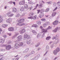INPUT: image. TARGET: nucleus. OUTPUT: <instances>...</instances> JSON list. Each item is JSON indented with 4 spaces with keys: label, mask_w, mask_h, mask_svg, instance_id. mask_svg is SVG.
Here are the masks:
<instances>
[{
    "label": "nucleus",
    "mask_w": 60,
    "mask_h": 60,
    "mask_svg": "<svg viewBox=\"0 0 60 60\" xmlns=\"http://www.w3.org/2000/svg\"><path fill=\"white\" fill-rule=\"evenodd\" d=\"M41 33H46V32H47V30L44 29H42L41 30Z\"/></svg>",
    "instance_id": "nucleus-9"
},
{
    "label": "nucleus",
    "mask_w": 60,
    "mask_h": 60,
    "mask_svg": "<svg viewBox=\"0 0 60 60\" xmlns=\"http://www.w3.org/2000/svg\"><path fill=\"white\" fill-rule=\"evenodd\" d=\"M51 28V27H50V26H49V27L46 29V30H49V29Z\"/></svg>",
    "instance_id": "nucleus-36"
},
{
    "label": "nucleus",
    "mask_w": 60,
    "mask_h": 60,
    "mask_svg": "<svg viewBox=\"0 0 60 60\" xmlns=\"http://www.w3.org/2000/svg\"><path fill=\"white\" fill-rule=\"evenodd\" d=\"M37 16L36 15H35L34 17H32V19H33L34 20L36 19L37 18Z\"/></svg>",
    "instance_id": "nucleus-19"
},
{
    "label": "nucleus",
    "mask_w": 60,
    "mask_h": 60,
    "mask_svg": "<svg viewBox=\"0 0 60 60\" xmlns=\"http://www.w3.org/2000/svg\"><path fill=\"white\" fill-rule=\"evenodd\" d=\"M42 5H43V4H41L39 5V6H40V7H42Z\"/></svg>",
    "instance_id": "nucleus-43"
},
{
    "label": "nucleus",
    "mask_w": 60,
    "mask_h": 60,
    "mask_svg": "<svg viewBox=\"0 0 60 60\" xmlns=\"http://www.w3.org/2000/svg\"><path fill=\"white\" fill-rule=\"evenodd\" d=\"M55 39V38H52V39H53V40H54V39Z\"/></svg>",
    "instance_id": "nucleus-57"
},
{
    "label": "nucleus",
    "mask_w": 60,
    "mask_h": 60,
    "mask_svg": "<svg viewBox=\"0 0 60 60\" xmlns=\"http://www.w3.org/2000/svg\"><path fill=\"white\" fill-rule=\"evenodd\" d=\"M38 44H40V43H38Z\"/></svg>",
    "instance_id": "nucleus-64"
},
{
    "label": "nucleus",
    "mask_w": 60,
    "mask_h": 60,
    "mask_svg": "<svg viewBox=\"0 0 60 60\" xmlns=\"http://www.w3.org/2000/svg\"><path fill=\"white\" fill-rule=\"evenodd\" d=\"M34 13L33 12H31L30 13L29 15V16H33L34 15Z\"/></svg>",
    "instance_id": "nucleus-21"
},
{
    "label": "nucleus",
    "mask_w": 60,
    "mask_h": 60,
    "mask_svg": "<svg viewBox=\"0 0 60 60\" xmlns=\"http://www.w3.org/2000/svg\"><path fill=\"white\" fill-rule=\"evenodd\" d=\"M4 41V39H0V42H1L2 43H3Z\"/></svg>",
    "instance_id": "nucleus-20"
},
{
    "label": "nucleus",
    "mask_w": 60,
    "mask_h": 60,
    "mask_svg": "<svg viewBox=\"0 0 60 60\" xmlns=\"http://www.w3.org/2000/svg\"><path fill=\"white\" fill-rule=\"evenodd\" d=\"M41 11H44V9H41Z\"/></svg>",
    "instance_id": "nucleus-52"
},
{
    "label": "nucleus",
    "mask_w": 60,
    "mask_h": 60,
    "mask_svg": "<svg viewBox=\"0 0 60 60\" xmlns=\"http://www.w3.org/2000/svg\"><path fill=\"white\" fill-rule=\"evenodd\" d=\"M49 8H47V9L45 10V12H47V11H49Z\"/></svg>",
    "instance_id": "nucleus-30"
},
{
    "label": "nucleus",
    "mask_w": 60,
    "mask_h": 60,
    "mask_svg": "<svg viewBox=\"0 0 60 60\" xmlns=\"http://www.w3.org/2000/svg\"><path fill=\"white\" fill-rule=\"evenodd\" d=\"M38 5H39V4H37L36 5V7H37Z\"/></svg>",
    "instance_id": "nucleus-55"
},
{
    "label": "nucleus",
    "mask_w": 60,
    "mask_h": 60,
    "mask_svg": "<svg viewBox=\"0 0 60 60\" xmlns=\"http://www.w3.org/2000/svg\"><path fill=\"white\" fill-rule=\"evenodd\" d=\"M19 59V58H17L15 59V60H18Z\"/></svg>",
    "instance_id": "nucleus-47"
},
{
    "label": "nucleus",
    "mask_w": 60,
    "mask_h": 60,
    "mask_svg": "<svg viewBox=\"0 0 60 60\" xmlns=\"http://www.w3.org/2000/svg\"><path fill=\"white\" fill-rule=\"evenodd\" d=\"M56 12H54L53 13L52 15V17H54L56 15Z\"/></svg>",
    "instance_id": "nucleus-17"
},
{
    "label": "nucleus",
    "mask_w": 60,
    "mask_h": 60,
    "mask_svg": "<svg viewBox=\"0 0 60 60\" xmlns=\"http://www.w3.org/2000/svg\"><path fill=\"white\" fill-rule=\"evenodd\" d=\"M6 45H2V47H6Z\"/></svg>",
    "instance_id": "nucleus-44"
},
{
    "label": "nucleus",
    "mask_w": 60,
    "mask_h": 60,
    "mask_svg": "<svg viewBox=\"0 0 60 60\" xmlns=\"http://www.w3.org/2000/svg\"><path fill=\"white\" fill-rule=\"evenodd\" d=\"M10 13H8L7 14V15H8V17H12L13 15V14H11L10 15Z\"/></svg>",
    "instance_id": "nucleus-24"
},
{
    "label": "nucleus",
    "mask_w": 60,
    "mask_h": 60,
    "mask_svg": "<svg viewBox=\"0 0 60 60\" xmlns=\"http://www.w3.org/2000/svg\"><path fill=\"white\" fill-rule=\"evenodd\" d=\"M57 9V7H56L53 10V11H56V10Z\"/></svg>",
    "instance_id": "nucleus-34"
},
{
    "label": "nucleus",
    "mask_w": 60,
    "mask_h": 60,
    "mask_svg": "<svg viewBox=\"0 0 60 60\" xmlns=\"http://www.w3.org/2000/svg\"><path fill=\"white\" fill-rule=\"evenodd\" d=\"M18 56V55H17L16 56H15L14 57H17Z\"/></svg>",
    "instance_id": "nucleus-54"
},
{
    "label": "nucleus",
    "mask_w": 60,
    "mask_h": 60,
    "mask_svg": "<svg viewBox=\"0 0 60 60\" xmlns=\"http://www.w3.org/2000/svg\"><path fill=\"white\" fill-rule=\"evenodd\" d=\"M40 49H41V48H39L37 49L38 50H39Z\"/></svg>",
    "instance_id": "nucleus-50"
},
{
    "label": "nucleus",
    "mask_w": 60,
    "mask_h": 60,
    "mask_svg": "<svg viewBox=\"0 0 60 60\" xmlns=\"http://www.w3.org/2000/svg\"><path fill=\"white\" fill-rule=\"evenodd\" d=\"M42 2L43 3H44V1H42Z\"/></svg>",
    "instance_id": "nucleus-58"
},
{
    "label": "nucleus",
    "mask_w": 60,
    "mask_h": 60,
    "mask_svg": "<svg viewBox=\"0 0 60 60\" xmlns=\"http://www.w3.org/2000/svg\"><path fill=\"white\" fill-rule=\"evenodd\" d=\"M23 45V43L22 42H21L20 43V45H19V46L20 47H22Z\"/></svg>",
    "instance_id": "nucleus-27"
},
{
    "label": "nucleus",
    "mask_w": 60,
    "mask_h": 60,
    "mask_svg": "<svg viewBox=\"0 0 60 60\" xmlns=\"http://www.w3.org/2000/svg\"><path fill=\"white\" fill-rule=\"evenodd\" d=\"M44 16V14L43 13H41L40 14L39 16V17L40 18H42Z\"/></svg>",
    "instance_id": "nucleus-13"
},
{
    "label": "nucleus",
    "mask_w": 60,
    "mask_h": 60,
    "mask_svg": "<svg viewBox=\"0 0 60 60\" xmlns=\"http://www.w3.org/2000/svg\"><path fill=\"white\" fill-rule=\"evenodd\" d=\"M27 43L28 44H29L31 43V41L30 40L27 41Z\"/></svg>",
    "instance_id": "nucleus-29"
},
{
    "label": "nucleus",
    "mask_w": 60,
    "mask_h": 60,
    "mask_svg": "<svg viewBox=\"0 0 60 60\" xmlns=\"http://www.w3.org/2000/svg\"><path fill=\"white\" fill-rule=\"evenodd\" d=\"M60 51V49L59 48L57 49L56 50H54L53 52V53L54 55H56L57 52Z\"/></svg>",
    "instance_id": "nucleus-2"
},
{
    "label": "nucleus",
    "mask_w": 60,
    "mask_h": 60,
    "mask_svg": "<svg viewBox=\"0 0 60 60\" xmlns=\"http://www.w3.org/2000/svg\"><path fill=\"white\" fill-rule=\"evenodd\" d=\"M0 31L1 32L2 31V30L1 28H0Z\"/></svg>",
    "instance_id": "nucleus-53"
},
{
    "label": "nucleus",
    "mask_w": 60,
    "mask_h": 60,
    "mask_svg": "<svg viewBox=\"0 0 60 60\" xmlns=\"http://www.w3.org/2000/svg\"><path fill=\"white\" fill-rule=\"evenodd\" d=\"M41 20L42 21H46V19H41Z\"/></svg>",
    "instance_id": "nucleus-35"
},
{
    "label": "nucleus",
    "mask_w": 60,
    "mask_h": 60,
    "mask_svg": "<svg viewBox=\"0 0 60 60\" xmlns=\"http://www.w3.org/2000/svg\"><path fill=\"white\" fill-rule=\"evenodd\" d=\"M50 38H51V37H50L49 36L47 37L46 38V40L48 41V40H49V39H50Z\"/></svg>",
    "instance_id": "nucleus-26"
},
{
    "label": "nucleus",
    "mask_w": 60,
    "mask_h": 60,
    "mask_svg": "<svg viewBox=\"0 0 60 60\" xmlns=\"http://www.w3.org/2000/svg\"><path fill=\"white\" fill-rule=\"evenodd\" d=\"M15 46L16 49H18L19 47V45L18 44L16 43L15 45Z\"/></svg>",
    "instance_id": "nucleus-12"
},
{
    "label": "nucleus",
    "mask_w": 60,
    "mask_h": 60,
    "mask_svg": "<svg viewBox=\"0 0 60 60\" xmlns=\"http://www.w3.org/2000/svg\"><path fill=\"white\" fill-rule=\"evenodd\" d=\"M8 30L9 31H14V28L12 27L9 28H8Z\"/></svg>",
    "instance_id": "nucleus-11"
},
{
    "label": "nucleus",
    "mask_w": 60,
    "mask_h": 60,
    "mask_svg": "<svg viewBox=\"0 0 60 60\" xmlns=\"http://www.w3.org/2000/svg\"><path fill=\"white\" fill-rule=\"evenodd\" d=\"M24 36V38H25V39H29L30 37L29 36H28V35L26 34H25Z\"/></svg>",
    "instance_id": "nucleus-8"
},
{
    "label": "nucleus",
    "mask_w": 60,
    "mask_h": 60,
    "mask_svg": "<svg viewBox=\"0 0 60 60\" xmlns=\"http://www.w3.org/2000/svg\"><path fill=\"white\" fill-rule=\"evenodd\" d=\"M37 11H38V13H39L40 11H41V10H37Z\"/></svg>",
    "instance_id": "nucleus-38"
},
{
    "label": "nucleus",
    "mask_w": 60,
    "mask_h": 60,
    "mask_svg": "<svg viewBox=\"0 0 60 60\" xmlns=\"http://www.w3.org/2000/svg\"><path fill=\"white\" fill-rule=\"evenodd\" d=\"M37 23L38 24H41V22L40 21H37Z\"/></svg>",
    "instance_id": "nucleus-32"
},
{
    "label": "nucleus",
    "mask_w": 60,
    "mask_h": 60,
    "mask_svg": "<svg viewBox=\"0 0 60 60\" xmlns=\"http://www.w3.org/2000/svg\"><path fill=\"white\" fill-rule=\"evenodd\" d=\"M24 7L26 9L27 8V7H28L27 5L26 4H24Z\"/></svg>",
    "instance_id": "nucleus-23"
},
{
    "label": "nucleus",
    "mask_w": 60,
    "mask_h": 60,
    "mask_svg": "<svg viewBox=\"0 0 60 60\" xmlns=\"http://www.w3.org/2000/svg\"><path fill=\"white\" fill-rule=\"evenodd\" d=\"M57 4L58 6H60V2L59 1L58 2Z\"/></svg>",
    "instance_id": "nucleus-31"
},
{
    "label": "nucleus",
    "mask_w": 60,
    "mask_h": 60,
    "mask_svg": "<svg viewBox=\"0 0 60 60\" xmlns=\"http://www.w3.org/2000/svg\"><path fill=\"white\" fill-rule=\"evenodd\" d=\"M56 3H53V5H54L55 6H56Z\"/></svg>",
    "instance_id": "nucleus-51"
},
{
    "label": "nucleus",
    "mask_w": 60,
    "mask_h": 60,
    "mask_svg": "<svg viewBox=\"0 0 60 60\" xmlns=\"http://www.w3.org/2000/svg\"><path fill=\"white\" fill-rule=\"evenodd\" d=\"M25 21V19H21L20 20L18 21V22H19V24H20L21 23H22L23 22Z\"/></svg>",
    "instance_id": "nucleus-6"
},
{
    "label": "nucleus",
    "mask_w": 60,
    "mask_h": 60,
    "mask_svg": "<svg viewBox=\"0 0 60 60\" xmlns=\"http://www.w3.org/2000/svg\"><path fill=\"white\" fill-rule=\"evenodd\" d=\"M12 60H15V59H14V58H13L12 59Z\"/></svg>",
    "instance_id": "nucleus-59"
},
{
    "label": "nucleus",
    "mask_w": 60,
    "mask_h": 60,
    "mask_svg": "<svg viewBox=\"0 0 60 60\" xmlns=\"http://www.w3.org/2000/svg\"><path fill=\"white\" fill-rule=\"evenodd\" d=\"M58 22H59L58 21H55L52 24L53 25H56L58 24Z\"/></svg>",
    "instance_id": "nucleus-7"
},
{
    "label": "nucleus",
    "mask_w": 60,
    "mask_h": 60,
    "mask_svg": "<svg viewBox=\"0 0 60 60\" xmlns=\"http://www.w3.org/2000/svg\"><path fill=\"white\" fill-rule=\"evenodd\" d=\"M7 23H11V19L9 18L8 20H7L6 21Z\"/></svg>",
    "instance_id": "nucleus-10"
},
{
    "label": "nucleus",
    "mask_w": 60,
    "mask_h": 60,
    "mask_svg": "<svg viewBox=\"0 0 60 60\" xmlns=\"http://www.w3.org/2000/svg\"><path fill=\"white\" fill-rule=\"evenodd\" d=\"M32 27H38V26L36 24H33L32 26Z\"/></svg>",
    "instance_id": "nucleus-22"
},
{
    "label": "nucleus",
    "mask_w": 60,
    "mask_h": 60,
    "mask_svg": "<svg viewBox=\"0 0 60 60\" xmlns=\"http://www.w3.org/2000/svg\"><path fill=\"white\" fill-rule=\"evenodd\" d=\"M1 18H2V17L0 15V23H1V22H3V21H4V20L3 19H0Z\"/></svg>",
    "instance_id": "nucleus-18"
},
{
    "label": "nucleus",
    "mask_w": 60,
    "mask_h": 60,
    "mask_svg": "<svg viewBox=\"0 0 60 60\" xmlns=\"http://www.w3.org/2000/svg\"><path fill=\"white\" fill-rule=\"evenodd\" d=\"M46 26H47V24H46V23L44 24L43 25V27H46Z\"/></svg>",
    "instance_id": "nucleus-33"
},
{
    "label": "nucleus",
    "mask_w": 60,
    "mask_h": 60,
    "mask_svg": "<svg viewBox=\"0 0 60 60\" xmlns=\"http://www.w3.org/2000/svg\"><path fill=\"white\" fill-rule=\"evenodd\" d=\"M51 3H52V2L51 1V2H49L48 4H51Z\"/></svg>",
    "instance_id": "nucleus-45"
},
{
    "label": "nucleus",
    "mask_w": 60,
    "mask_h": 60,
    "mask_svg": "<svg viewBox=\"0 0 60 60\" xmlns=\"http://www.w3.org/2000/svg\"><path fill=\"white\" fill-rule=\"evenodd\" d=\"M9 36H11V34H9Z\"/></svg>",
    "instance_id": "nucleus-60"
},
{
    "label": "nucleus",
    "mask_w": 60,
    "mask_h": 60,
    "mask_svg": "<svg viewBox=\"0 0 60 60\" xmlns=\"http://www.w3.org/2000/svg\"><path fill=\"white\" fill-rule=\"evenodd\" d=\"M3 37H4V38H5L6 37V36L5 35H4L3 36Z\"/></svg>",
    "instance_id": "nucleus-42"
},
{
    "label": "nucleus",
    "mask_w": 60,
    "mask_h": 60,
    "mask_svg": "<svg viewBox=\"0 0 60 60\" xmlns=\"http://www.w3.org/2000/svg\"><path fill=\"white\" fill-rule=\"evenodd\" d=\"M25 24L24 23H23L22 24H21L20 25V26H23V25H25Z\"/></svg>",
    "instance_id": "nucleus-37"
},
{
    "label": "nucleus",
    "mask_w": 60,
    "mask_h": 60,
    "mask_svg": "<svg viewBox=\"0 0 60 60\" xmlns=\"http://www.w3.org/2000/svg\"><path fill=\"white\" fill-rule=\"evenodd\" d=\"M23 10H24V9H23V8H21V9H20V10L21 11H23Z\"/></svg>",
    "instance_id": "nucleus-41"
},
{
    "label": "nucleus",
    "mask_w": 60,
    "mask_h": 60,
    "mask_svg": "<svg viewBox=\"0 0 60 60\" xmlns=\"http://www.w3.org/2000/svg\"><path fill=\"white\" fill-rule=\"evenodd\" d=\"M57 30H58V27L56 28L53 31V32L56 33V32Z\"/></svg>",
    "instance_id": "nucleus-14"
},
{
    "label": "nucleus",
    "mask_w": 60,
    "mask_h": 60,
    "mask_svg": "<svg viewBox=\"0 0 60 60\" xmlns=\"http://www.w3.org/2000/svg\"><path fill=\"white\" fill-rule=\"evenodd\" d=\"M22 39V36H19L17 38V40L15 42H19L20 41H21Z\"/></svg>",
    "instance_id": "nucleus-1"
},
{
    "label": "nucleus",
    "mask_w": 60,
    "mask_h": 60,
    "mask_svg": "<svg viewBox=\"0 0 60 60\" xmlns=\"http://www.w3.org/2000/svg\"><path fill=\"white\" fill-rule=\"evenodd\" d=\"M28 19H32V17H28Z\"/></svg>",
    "instance_id": "nucleus-39"
},
{
    "label": "nucleus",
    "mask_w": 60,
    "mask_h": 60,
    "mask_svg": "<svg viewBox=\"0 0 60 60\" xmlns=\"http://www.w3.org/2000/svg\"><path fill=\"white\" fill-rule=\"evenodd\" d=\"M13 11L14 12H16V11H17V9L15 8H13Z\"/></svg>",
    "instance_id": "nucleus-25"
},
{
    "label": "nucleus",
    "mask_w": 60,
    "mask_h": 60,
    "mask_svg": "<svg viewBox=\"0 0 60 60\" xmlns=\"http://www.w3.org/2000/svg\"><path fill=\"white\" fill-rule=\"evenodd\" d=\"M40 28H41V29H42V28H43V27L42 26H40Z\"/></svg>",
    "instance_id": "nucleus-48"
},
{
    "label": "nucleus",
    "mask_w": 60,
    "mask_h": 60,
    "mask_svg": "<svg viewBox=\"0 0 60 60\" xmlns=\"http://www.w3.org/2000/svg\"><path fill=\"white\" fill-rule=\"evenodd\" d=\"M11 48V46L10 45H8L6 46V49L7 50H10Z\"/></svg>",
    "instance_id": "nucleus-3"
},
{
    "label": "nucleus",
    "mask_w": 60,
    "mask_h": 60,
    "mask_svg": "<svg viewBox=\"0 0 60 60\" xmlns=\"http://www.w3.org/2000/svg\"><path fill=\"white\" fill-rule=\"evenodd\" d=\"M25 32H26V30L24 29H22L21 31H19L20 34H23V33H25Z\"/></svg>",
    "instance_id": "nucleus-4"
},
{
    "label": "nucleus",
    "mask_w": 60,
    "mask_h": 60,
    "mask_svg": "<svg viewBox=\"0 0 60 60\" xmlns=\"http://www.w3.org/2000/svg\"><path fill=\"white\" fill-rule=\"evenodd\" d=\"M31 53L32 54H33L34 53V51H32L31 52Z\"/></svg>",
    "instance_id": "nucleus-40"
},
{
    "label": "nucleus",
    "mask_w": 60,
    "mask_h": 60,
    "mask_svg": "<svg viewBox=\"0 0 60 60\" xmlns=\"http://www.w3.org/2000/svg\"><path fill=\"white\" fill-rule=\"evenodd\" d=\"M28 51H29V49H26L24 52H27Z\"/></svg>",
    "instance_id": "nucleus-28"
},
{
    "label": "nucleus",
    "mask_w": 60,
    "mask_h": 60,
    "mask_svg": "<svg viewBox=\"0 0 60 60\" xmlns=\"http://www.w3.org/2000/svg\"><path fill=\"white\" fill-rule=\"evenodd\" d=\"M46 53L44 55V56H45V55H46V53Z\"/></svg>",
    "instance_id": "nucleus-62"
},
{
    "label": "nucleus",
    "mask_w": 60,
    "mask_h": 60,
    "mask_svg": "<svg viewBox=\"0 0 60 60\" xmlns=\"http://www.w3.org/2000/svg\"><path fill=\"white\" fill-rule=\"evenodd\" d=\"M56 58H55L54 59H56Z\"/></svg>",
    "instance_id": "nucleus-63"
},
{
    "label": "nucleus",
    "mask_w": 60,
    "mask_h": 60,
    "mask_svg": "<svg viewBox=\"0 0 60 60\" xmlns=\"http://www.w3.org/2000/svg\"><path fill=\"white\" fill-rule=\"evenodd\" d=\"M32 32L33 34H34L35 35L36 34H37V32H36V31L34 30H32Z\"/></svg>",
    "instance_id": "nucleus-16"
},
{
    "label": "nucleus",
    "mask_w": 60,
    "mask_h": 60,
    "mask_svg": "<svg viewBox=\"0 0 60 60\" xmlns=\"http://www.w3.org/2000/svg\"><path fill=\"white\" fill-rule=\"evenodd\" d=\"M49 49V47L48 46H47L46 48V49Z\"/></svg>",
    "instance_id": "nucleus-49"
},
{
    "label": "nucleus",
    "mask_w": 60,
    "mask_h": 60,
    "mask_svg": "<svg viewBox=\"0 0 60 60\" xmlns=\"http://www.w3.org/2000/svg\"><path fill=\"white\" fill-rule=\"evenodd\" d=\"M7 26H8V25L6 24H2V27H3L4 28H5V27H7Z\"/></svg>",
    "instance_id": "nucleus-15"
},
{
    "label": "nucleus",
    "mask_w": 60,
    "mask_h": 60,
    "mask_svg": "<svg viewBox=\"0 0 60 60\" xmlns=\"http://www.w3.org/2000/svg\"><path fill=\"white\" fill-rule=\"evenodd\" d=\"M7 8L6 7H5V9H6Z\"/></svg>",
    "instance_id": "nucleus-61"
},
{
    "label": "nucleus",
    "mask_w": 60,
    "mask_h": 60,
    "mask_svg": "<svg viewBox=\"0 0 60 60\" xmlns=\"http://www.w3.org/2000/svg\"><path fill=\"white\" fill-rule=\"evenodd\" d=\"M46 17H48L49 15H45Z\"/></svg>",
    "instance_id": "nucleus-56"
},
{
    "label": "nucleus",
    "mask_w": 60,
    "mask_h": 60,
    "mask_svg": "<svg viewBox=\"0 0 60 60\" xmlns=\"http://www.w3.org/2000/svg\"><path fill=\"white\" fill-rule=\"evenodd\" d=\"M13 3L14 5H15V2H13Z\"/></svg>",
    "instance_id": "nucleus-46"
},
{
    "label": "nucleus",
    "mask_w": 60,
    "mask_h": 60,
    "mask_svg": "<svg viewBox=\"0 0 60 60\" xmlns=\"http://www.w3.org/2000/svg\"><path fill=\"white\" fill-rule=\"evenodd\" d=\"M19 4L20 5H23L25 4V1L24 0L21 1L19 2Z\"/></svg>",
    "instance_id": "nucleus-5"
}]
</instances>
